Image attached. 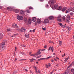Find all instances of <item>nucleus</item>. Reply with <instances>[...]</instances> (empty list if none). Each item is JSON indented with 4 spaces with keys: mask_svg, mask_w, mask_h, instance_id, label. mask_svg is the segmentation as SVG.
<instances>
[{
    "mask_svg": "<svg viewBox=\"0 0 74 74\" xmlns=\"http://www.w3.org/2000/svg\"><path fill=\"white\" fill-rule=\"evenodd\" d=\"M22 29L24 31V33H26V29L23 27H21Z\"/></svg>",
    "mask_w": 74,
    "mask_h": 74,
    "instance_id": "15",
    "label": "nucleus"
},
{
    "mask_svg": "<svg viewBox=\"0 0 74 74\" xmlns=\"http://www.w3.org/2000/svg\"><path fill=\"white\" fill-rule=\"evenodd\" d=\"M51 58V57L49 56L47 58V59H49V58Z\"/></svg>",
    "mask_w": 74,
    "mask_h": 74,
    "instance_id": "53",
    "label": "nucleus"
},
{
    "mask_svg": "<svg viewBox=\"0 0 74 74\" xmlns=\"http://www.w3.org/2000/svg\"><path fill=\"white\" fill-rule=\"evenodd\" d=\"M36 20H37V19L35 17H34L32 19V20L33 22H36Z\"/></svg>",
    "mask_w": 74,
    "mask_h": 74,
    "instance_id": "11",
    "label": "nucleus"
},
{
    "mask_svg": "<svg viewBox=\"0 0 74 74\" xmlns=\"http://www.w3.org/2000/svg\"><path fill=\"white\" fill-rule=\"evenodd\" d=\"M51 46H50L48 50V51H50V49H51Z\"/></svg>",
    "mask_w": 74,
    "mask_h": 74,
    "instance_id": "42",
    "label": "nucleus"
},
{
    "mask_svg": "<svg viewBox=\"0 0 74 74\" xmlns=\"http://www.w3.org/2000/svg\"><path fill=\"white\" fill-rule=\"evenodd\" d=\"M15 12L16 13H18V12H19V11L18 10H16L15 11Z\"/></svg>",
    "mask_w": 74,
    "mask_h": 74,
    "instance_id": "22",
    "label": "nucleus"
},
{
    "mask_svg": "<svg viewBox=\"0 0 74 74\" xmlns=\"http://www.w3.org/2000/svg\"><path fill=\"white\" fill-rule=\"evenodd\" d=\"M16 30H18L19 31H20V30H21V29L19 28H17V29H16Z\"/></svg>",
    "mask_w": 74,
    "mask_h": 74,
    "instance_id": "45",
    "label": "nucleus"
},
{
    "mask_svg": "<svg viewBox=\"0 0 74 74\" xmlns=\"http://www.w3.org/2000/svg\"><path fill=\"white\" fill-rule=\"evenodd\" d=\"M45 49H42L41 51H44Z\"/></svg>",
    "mask_w": 74,
    "mask_h": 74,
    "instance_id": "58",
    "label": "nucleus"
},
{
    "mask_svg": "<svg viewBox=\"0 0 74 74\" xmlns=\"http://www.w3.org/2000/svg\"><path fill=\"white\" fill-rule=\"evenodd\" d=\"M35 69L36 70V74H38V72H37V68H36V67H35Z\"/></svg>",
    "mask_w": 74,
    "mask_h": 74,
    "instance_id": "26",
    "label": "nucleus"
},
{
    "mask_svg": "<svg viewBox=\"0 0 74 74\" xmlns=\"http://www.w3.org/2000/svg\"><path fill=\"white\" fill-rule=\"evenodd\" d=\"M20 32H24V30H23L22 29H20Z\"/></svg>",
    "mask_w": 74,
    "mask_h": 74,
    "instance_id": "31",
    "label": "nucleus"
},
{
    "mask_svg": "<svg viewBox=\"0 0 74 74\" xmlns=\"http://www.w3.org/2000/svg\"><path fill=\"white\" fill-rule=\"evenodd\" d=\"M71 71L72 73H73V72H74V69H72L71 70Z\"/></svg>",
    "mask_w": 74,
    "mask_h": 74,
    "instance_id": "30",
    "label": "nucleus"
},
{
    "mask_svg": "<svg viewBox=\"0 0 74 74\" xmlns=\"http://www.w3.org/2000/svg\"><path fill=\"white\" fill-rule=\"evenodd\" d=\"M65 60H64V62H66L67 61L68 59L67 58H65Z\"/></svg>",
    "mask_w": 74,
    "mask_h": 74,
    "instance_id": "27",
    "label": "nucleus"
},
{
    "mask_svg": "<svg viewBox=\"0 0 74 74\" xmlns=\"http://www.w3.org/2000/svg\"><path fill=\"white\" fill-rule=\"evenodd\" d=\"M44 23H49V20L48 19H46L44 21Z\"/></svg>",
    "mask_w": 74,
    "mask_h": 74,
    "instance_id": "6",
    "label": "nucleus"
},
{
    "mask_svg": "<svg viewBox=\"0 0 74 74\" xmlns=\"http://www.w3.org/2000/svg\"><path fill=\"white\" fill-rule=\"evenodd\" d=\"M61 27H66V25H62V26H61Z\"/></svg>",
    "mask_w": 74,
    "mask_h": 74,
    "instance_id": "29",
    "label": "nucleus"
},
{
    "mask_svg": "<svg viewBox=\"0 0 74 74\" xmlns=\"http://www.w3.org/2000/svg\"><path fill=\"white\" fill-rule=\"evenodd\" d=\"M48 66L49 67H51V64L50 63H49L48 64Z\"/></svg>",
    "mask_w": 74,
    "mask_h": 74,
    "instance_id": "43",
    "label": "nucleus"
},
{
    "mask_svg": "<svg viewBox=\"0 0 74 74\" xmlns=\"http://www.w3.org/2000/svg\"><path fill=\"white\" fill-rule=\"evenodd\" d=\"M15 51H16V47H15Z\"/></svg>",
    "mask_w": 74,
    "mask_h": 74,
    "instance_id": "57",
    "label": "nucleus"
},
{
    "mask_svg": "<svg viewBox=\"0 0 74 74\" xmlns=\"http://www.w3.org/2000/svg\"><path fill=\"white\" fill-rule=\"evenodd\" d=\"M56 58L57 59H58V60H59V58H58L57 57H56Z\"/></svg>",
    "mask_w": 74,
    "mask_h": 74,
    "instance_id": "62",
    "label": "nucleus"
},
{
    "mask_svg": "<svg viewBox=\"0 0 74 74\" xmlns=\"http://www.w3.org/2000/svg\"><path fill=\"white\" fill-rule=\"evenodd\" d=\"M47 46H45V47H44V48H47Z\"/></svg>",
    "mask_w": 74,
    "mask_h": 74,
    "instance_id": "59",
    "label": "nucleus"
},
{
    "mask_svg": "<svg viewBox=\"0 0 74 74\" xmlns=\"http://www.w3.org/2000/svg\"><path fill=\"white\" fill-rule=\"evenodd\" d=\"M66 22H67L68 23H69L70 22V21L69 20V19L66 18Z\"/></svg>",
    "mask_w": 74,
    "mask_h": 74,
    "instance_id": "19",
    "label": "nucleus"
},
{
    "mask_svg": "<svg viewBox=\"0 0 74 74\" xmlns=\"http://www.w3.org/2000/svg\"><path fill=\"white\" fill-rule=\"evenodd\" d=\"M62 6H59L58 8V10H59V11H60L61 10H62Z\"/></svg>",
    "mask_w": 74,
    "mask_h": 74,
    "instance_id": "13",
    "label": "nucleus"
},
{
    "mask_svg": "<svg viewBox=\"0 0 74 74\" xmlns=\"http://www.w3.org/2000/svg\"><path fill=\"white\" fill-rule=\"evenodd\" d=\"M62 44V41H59V45H61Z\"/></svg>",
    "mask_w": 74,
    "mask_h": 74,
    "instance_id": "20",
    "label": "nucleus"
},
{
    "mask_svg": "<svg viewBox=\"0 0 74 74\" xmlns=\"http://www.w3.org/2000/svg\"><path fill=\"white\" fill-rule=\"evenodd\" d=\"M48 7H49V6L48 5H46V8Z\"/></svg>",
    "mask_w": 74,
    "mask_h": 74,
    "instance_id": "47",
    "label": "nucleus"
},
{
    "mask_svg": "<svg viewBox=\"0 0 74 74\" xmlns=\"http://www.w3.org/2000/svg\"><path fill=\"white\" fill-rule=\"evenodd\" d=\"M26 60V59H23L21 60H20L21 61H23V60Z\"/></svg>",
    "mask_w": 74,
    "mask_h": 74,
    "instance_id": "51",
    "label": "nucleus"
},
{
    "mask_svg": "<svg viewBox=\"0 0 74 74\" xmlns=\"http://www.w3.org/2000/svg\"><path fill=\"white\" fill-rule=\"evenodd\" d=\"M22 46L23 47H25V48H26V45H23Z\"/></svg>",
    "mask_w": 74,
    "mask_h": 74,
    "instance_id": "46",
    "label": "nucleus"
},
{
    "mask_svg": "<svg viewBox=\"0 0 74 74\" xmlns=\"http://www.w3.org/2000/svg\"><path fill=\"white\" fill-rule=\"evenodd\" d=\"M70 11H71V9H68V12H70Z\"/></svg>",
    "mask_w": 74,
    "mask_h": 74,
    "instance_id": "41",
    "label": "nucleus"
},
{
    "mask_svg": "<svg viewBox=\"0 0 74 74\" xmlns=\"http://www.w3.org/2000/svg\"><path fill=\"white\" fill-rule=\"evenodd\" d=\"M7 8H8V10H10V9H11V8L10 7H7Z\"/></svg>",
    "mask_w": 74,
    "mask_h": 74,
    "instance_id": "34",
    "label": "nucleus"
},
{
    "mask_svg": "<svg viewBox=\"0 0 74 74\" xmlns=\"http://www.w3.org/2000/svg\"><path fill=\"white\" fill-rule=\"evenodd\" d=\"M72 64H73V65H74V62H73Z\"/></svg>",
    "mask_w": 74,
    "mask_h": 74,
    "instance_id": "64",
    "label": "nucleus"
},
{
    "mask_svg": "<svg viewBox=\"0 0 74 74\" xmlns=\"http://www.w3.org/2000/svg\"><path fill=\"white\" fill-rule=\"evenodd\" d=\"M66 9H67V8L66 7H64L62 10V11H63V12H64V11H66Z\"/></svg>",
    "mask_w": 74,
    "mask_h": 74,
    "instance_id": "12",
    "label": "nucleus"
},
{
    "mask_svg": "<svg viewBox=\"0 0 74 74\" xmlns=\"http://www.w3.org/2000/svg\"><path fill=\"white\" fill-rule=\"evenodd\" d=\"M69 70H67L66 71H65V72L64 73V74H69Z\"/></svg>",
    "mask_w": 74,
    "mask_h": 74,
    "instance_id": "8",
    "label": "nucleus"
},
{
    "mask_svg": "<svg viewBox=\"0 0 74 74\" xmlns=\"http://www.w3.org/2000/svg\"><path fill=\"white\" fill-rule=\"evenodd\" d=\"M66 28H67V29H68V30L69 31H70V30H71V28L69 27V26H67L66 27Z\"/></svg>",
    "mask_w": 74,
    "mask_h": 74,
    "instance_id": "14",
    "label": "nucleus"
},
{
    "mask_svg": "<svg viewBox=\"0 0 74 74\" xmlns=\"http://www.w3.org/2000/svg\"><path fill=\"white\" fill-rule=\"evenodd\" d=\"M38 72V73H40V71H38V72Z\"/></svg>",
    "mask_w": 74,
    "mask_h": 74,
    "instance_id": "60",
    "label": "nucleus"
},
{
    "mask_svg": "<svg viewBox=\"0 0 74 74\" xmlns=\"http://www.w3.org/2000/svg\"><path fill=\"white\" fill-rule=\"evenodd\" d=\"M42 29L43 30H46V28H42Z\"/></svg>",
    "mask_w": 74,
    "mask_h": 74,
    "instance_id": "48",
    "label": "nucleus"
},
{
    "mask_svg": "<svg viewBox=\"0 0 74 74\" xmlns=\"http://www.w3.org/2000/svg\"><path fill=\"white\" fill-rule=\"evenodd\" d=\"M23 55H26V54L24 53H23V54H22Z\"/></svg>",
    "mask_w": 74,
    "mask_h": 74,
    "instance_id": "56",
    "label": "nucleus"
},
{
    "mask_svg": "<svg viewBox=\"0 0 74 74\" xmlns=\"http://www.w3.org/2000/svg\"><path fill=\"white\" fill-rule=\"evenodd\" d=\"M40 51H41V49H39L38 51V52L36 53H35L33 54H31V56H38V55H40L41 53V52H40Z\"/></svg>",
    "mask_w": 74,
    "mask_h": 74,
    "instance_id": "2",
    "label": "nucleus"
},
{
    "mask_svg": "<svg viewBox=\"0 0 74 74\" xmlns=\"http://www.w3.org/2000/svg\"><path fill=\"white\" fill-rule=\"evenodd\" d=\"M42 56V55H40L39 56H38L37 57V58H40L41 56Z\"/></svg>",
    "mask_w": 74,
    "mask_h": 74,
    "instance_id": "37",
    "label": "nucleus"
},
{
    "mask_svg": "<svg viewBox=\"0 0 74 74\" xmlns=\"http://www.w3.org/2000/svg\"><path fill=\"white\" fill-rule=\"evenodd\" d=\"M15 25H14V24H13L12 25V27H15Z\"/></svg>",
    "mask_w": 74,
    "mask_h": 74,
    "instance_id": "39",
    "label": "nucleus"
},
{
    "mask_svg": "<svg viewBox=\"0 0 74 74\" xmlns=\"http://www.w3.org/2000/svg\"><path fill=\"white\" fill-rule=\"evenodd\" d=\"M54 60H55V61H57V60L55 58L54 59Z\"/></svg>",
    "mask_w": 74,
    "mask_h": 74,
    "instance_id": "61",
    "label": "nucleus"
},
{
    "mask_svg": "<svg viewBox=\"0 0 74 74\" xmlns=\"http://www.w3.org/2000/svg\"><path fill=\"white\" fill-rule=\"evenodd\" d=\"M17 19L18 20H23V17L22 16H18L17 17Z\"/></svg>",
    "mask_w": 74,
    "mask_h": 74,
    "instance_id": "4",
    "label": "nucleus"
},
{
    "mask_svg": "<svg viewBox=\"0 0 74 74\" xmlns=\"http://www.w3.org/2000/svg\"><path fill=\"white\" fill-rule=\"evenodd\" d=\"M53 49V46H52L51 48V50H52Z\"/></svg>",
    "mask_w": 74,
    "mask_h": 74,
    "instance_id": "52",
    "label": "nucleus"
},
{
    "mask_svg": "<svg viewBox=\"0 0 74 74\" xmlns=\"http://www.w3.org/2000/svg\"><path fill=\"white\" fill-rule=\"evenodd\" d=\"M40 59L41 60H45L47 59V58H40Z\"/></svg>",
    "mask_w": 74,
    "mask_h": 74,
    "instance_id": "23",
    "label": "nucleus"
},
{
    "mask_svg": "<svg viewBox=\"0 0 74 74\" xmlns=\"http://www.w3.org/2000/svg\"><path fill=\"white\" fill-rule=\"evenodd\" d=\"M28 23L29 24H31L32 23V19H29L28 20Z\"/></svg>",
    "mask_w": 74,
    "mask_h": 74,
    "instance_id": "9",
    "label": "nucleus"
},
{
    "mask_svg": "<svg viewBox=\"0 0 74 74\" xmlns=\"http://www.w3.org/2000/svg\"><path fill=\"white\" fill-rule=\"evenodd\" d=\"M70 15H71V16H72L73 15V13H71L70 14Z\"/></svg>",
    "mask_w": 74,
    "mask_h": 74,
    "instance_id": "33",
    "label": "nucleus"
},
{
    "mask_svg": "<svg viewBox=\"0 0 74 74\" xmlns=\"http://www.w3.org/2000/svg\"><path fill=\"white\" fill-rule=\"evenodd\" d=\"M62 17L60 15H59L58 17H57V20L58 22H62V20L61 19Z\"/></svg>",
    "mask_w": 74,
    "mask_h": 74,
    "instance_id": "3",
    "label": "nucleus"
},
{
    "mask_svg": "<svg viewBox=\"0 0 74 74\" xmlns=\"http://www.w3.org/2000/svg\"><path fill=\"white\" fill-rule=\"evenodd\" d=\"M62 19L64 21H66V17H63L62 18Z\"/></svg>",
    "mask_w": 74,
    "mask_h": 74,
    "instance_id": "24",
    "label": "nucleus"
},
{
    "mask_svg": "<svg viewBox=\"0 0 74 74\" xmlns=\"http://www.w3.org/2000/svg\"><path fill=\"white\" fill-rule=\"evenodd\" d=\"M51 61L52 62H53V60H51Z\"/></svg>",
    "mask_w": 74,
    "mask_h": 74,
    "instance_id": "63",
    "label": "nucleus"
},
{
    "mask_svg": "<svg viewBox=\"0 0 74 74\" xmlns=\"http://www.w3.org/2000/svg\"><path fill=\"white\" fill-rule=\"evenodd\" d=\"M45 66H46V68H47V69L48 68H49V66H48V64H46Z\"/></svg>",
    "mask_w": 74,
    "mask_h": 74,
    "instance_id": "28",
    "label": "nucleus"
},
{
    "mask_svg": "<svg viewBox=\"0 0 74 74\" xmlns=\"http://www.w3.org/2000/svg\"><path fill=\"white\" fill-rule=\"evenodd\" d=\"M15 28H18V26H17V24H15Z\"/></svg>",
    "mask_w": 74,
    "mask_h": 74,
    "instance_id": "25",
    "label": "nucleus"
},
{
    "mask_svg": "<svg viewBox=\"0 0 74 74\" xmlns=\"http://www.w3.org/2000/svg\"><path fill=\"white\" fill-rule=\"evenodd\" d=\"M5 45V43L4 42H3L0 45V47L1 48L2 47H3Z\"/></svg>",
    "mask_w": 74,
    "mask_h": 74,
    "instance_id": "5",
    "label": "nucleus"
},
{
    "mask_svg": "<svg viewBox=\"0 0 74 74\" xmlns=\"http://www.w3.org/2000/svg\"><path fill=\"white\" fill-rule=\"evenodd\" d=\"M26 11L28 13H30V12L29 11H28V10H27Z\"/></svg>",
    "mask_w": 74,
    "mask_h": 74,
    "instance_id": "54",
    "label": "nucleus"
},
{
    "mask_svg": "<svg viewBox=\"0 0 74 74\" xmlns=\"http://www.w3.org/2000/svg\"><path fill=\"white\" fill-rule=\"evenodd\" d=\"M29 36V34H28V35H27L26 34H25V36L27 38H28Z\"/></svg>",
    "mask_w": 74,
    "mask_h": 74,
    "instance_id": "21",
    "label": "nucleus"
},
{
    "mask_svg": "<svg viewBox=\"0 0 74 74\" xmlns=\"http://www.w3.org/2000/svg\"><path fill=\"white\" fill-rule=\"evenodd\" d=\"M29 8V9H32V10H33V8L32 7H31Z\"/></svg>",
    "mask_w": 74,
    "mask_h": 74,
    "instance_id": "44",
    "label": "nucleus"
},
{
    "mask_svg": "<svg viewBox=\"0 0 74 74\" xmlns=\"http://www.w3.org/2000/svg\"><path fill=\"white\" fill-rule=\"evenodd\" d=\"M31 53H32V52H30L29 53V55H30V56H31Z\"/></svg>",
    "mask_w": 74,
    "mask_h": 74,
    "instance_id": "55",
    "label": "nucleus"
},
{
    "mask_svg": "<svg viewBox=\"0 0 74 74\" xmlns=\"http://www.w3.org/2000/svg\"><path fill=\"white\" fill-rule=\"evenodd\" d=\"M34 59H31L30 60V61L31 62H33V61H34V60H34Z\"/></svg>",
    "mask_w": 74,
    "mask_h": 74,
    "instance_id": "35",
    "label": "nucleus"
},
{
    "mask_svg": "<svg viewBox=\"0 0 74 74\" xmlns=\"http://www.w3.org/2000/svg\"><path fill=\"white\" fill-rule=\"evenodd\" d=\"M49 18L50 20H51V19H53L54 18V17L53 16H51L49 17Z\"/></svg>",
    "mask_w": 74,
    "mask_h": 74,
    "instance_id": "10",
    "label": "nucleus"
},
{
    "mask_svg": "<svg viewBox=\"0 0 74 74\" xmlns=\"http://www.w3.org/2000/svg\"><path fill=\"white\" fill-rule=\"evenodd\" d=\"M48 3L50 5H52L53 7H54V8H58V4L56 3V1L55 0H51L49 1L48 2Z\"/></svg>",
    "mask_w": 74,
    "mask_h": 74,
    "instance_id": "1",
    "label": "nucleus"
},
{
    "mask_svg": "<svg viewBox=\"0 0 74 74\" xmlns=\"http://www.w3.org/2000/svg\"><path fill=\"white\" fill-rule=\"evenodd\" d=\"M13 74H16V71H14V72H13Z\"/></svg>",
    "mask_w": 74,
    "mask_h": 74,
    "instance_id": "32",
    "label": "nucleus"
},
{
    "mask_svg": "<svg viewBox=\"0 0 74 74\" xmlns=\"http://www.w3.org/2000/svg\"><path fill=\"white\" fill-rule=\"evenodd\" d=\"M68 12V11L67 10H66L65 11V13H66V14Z\"/></svg>",
    "mask_w": 74,
    "mask_h": 74,
    "instance_id": "50",
    "label": "nucleus"
},
{
    "mask_svg": "<svg viewBox=\"0 0 74 74\" xmlns=\"http://www.w3.org/2000/svg\"><path fill=\"white\" fill-rule=\"evenodd\" d=\"M72 66V65L71 64H70L69 66L68 67V69H69V67H70L71 66Z\"/></svg>",
    "mask_w": 74,
    "mask_h": 74,
    "instance_id": "49",
    "label": "nucleus"
},
{
    "mask_svg": "<svg viewBox=\"0 0 74 74\" xmlns=\"http://www.w3.org/2000/svg\"><path fill=\"white\" fill-rule=\"evenodd\" d=\"M72 11H73V12H74V7L72 9Z\"/></svg>",
    "mask_w": 74,
    "mask_h": 74,
    "instance_id": "40",
    "label": "nucleus"
},
{
    "mask_svg": "<svg viewBox=\"0 0 74 74\" xmlns=\"http://www.w3.org/2000/svg\"><path fill=\"white\" fill-rule=\"evenodd\" d=\"M25 13V11L23 10H21L20 11V13L21 14V15H23V14Z\"/></svg>",
    "mask_w": 74,
    "mask_h": 74,
    "instance_id": "7",
    "label": "nucleus"
},
{
    "mask_svg": "<svg viewBox=\"0 0 74 74\" xmlns=\"http://www.w3.org/2000/svg\"><path fill=\"white\" fill-rule=\"evenodd\" d=\"M5 47H2L1 48V51H3V50H4V49H5Z\"/></svg>",
    "mask_w": 74,
    "mask_h": 74,
    "instance_id": "18",
    "label": "nucleus"
},
{
    "mask_svg": "<svg viewBox=\"0 0 74 74\" xmlns=\"http://www.w3.org/2000/svg\"><path fill=\"white\" fill-rule=\"evenodd\" d=\"M66 16L67 18H68L69 20H70V15L68 14Z\"/></svg>",
    "mask_w": 74,
    "mask_h": 74,
    "instance_id": "17",
    "label": "nucleus"
},
{
    "mask_svg": "<svg viewBox=\"0 0 74 74\" xmlns=\"http://www.w3.org/2000/svg\"><path fill=\"white\" fill-rule=\"evenodd\" d=\"M37 23H41V20L40 19H38L37 21Z\"/></svg>",
    "mask_w": 74,
    "mask_h": 74,
    "instance_id": "16",
    "label": "nucleus"
},
{
    "mask_svg": "<svg viewBox=\"0 0 74 74\" xmlns=\"http://www.w3.org/2000/svg\"><path fill=\"white\" fill-rule=\"evenodd\" d=\"M58 24H59L60 26H62V25H63L62 23H59Z\"/></svg>",
    "mask_w": 74,
    "mask_h": 74,
    "instance_id": "36",
    "label": "nucleus"
},
{
    "mask_svg": "<svg viewBox=\"0 0 74 74\" xmlns=\"http://www.w3.org/2000/svg\"><path fill=\"white\" fill-rule=\"evenodd\" d=\"M10 30L11 29H8L7 31L8 32H10Z\"/></svg>",
    "mask_w": 74,
    "mask_h": 74,
    "instance_id": "38",
    "label": "nucleus"
}]
</instances>
